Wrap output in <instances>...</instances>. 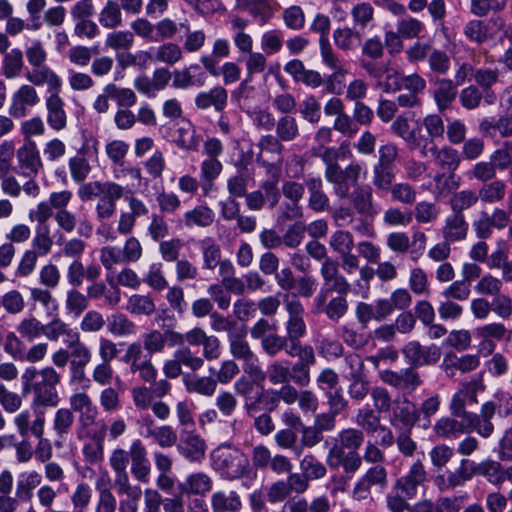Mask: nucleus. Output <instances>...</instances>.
Returning a JSON list of instances; mask_svg holds the SVG:
<instances>
[{
	"label": "nucleus",
	"instance_id": "55",
	"mask_svg": "<svg viewBox=\"0 0 512 512\" xmlns=\"http://www.w3.org/2000/svg\"><path fill=\"white\" fill-rule=\"evenodd\" d=\"M354 208L365 218H372L376 211L372 204V188L369 185L359 187L354 196Z\"/></svg>",
	"mask_w": 512,
	"mask_h": 512
},
{
	"label": "nucleus",
	"instance_id": "53",
	"mask_svg": "<svg viewBox=\"0 0 512 512\" xmlns=\"http://www.w3.org/2000/svg\"><path fill=\"white\" fill-rule=\"evenodd\" d=\"M67 347L71 348L70 356L73 359L70 363H76L81 365H88L92 358V352L90 348L80 340V334L77 332L72 335L70 340H64Z\"/></svg>",
	"mask_w": 512,
	"mask_h": 512
},
{
	"label": "nucleus",
	"instance_id": "17",
	"mask_svg": "<svg viewBox=\"0 0 512 512\" xmlns=\"http://www.w3.org/2000/svg\"><path fill=\"white\" fill-rule=\"evenodd\" d=\"M384 383L397 389L414 391L422 384L419 374L413 368H406L400 372L384 370L381 372Z\"/></svg>",
	"mask_w": 512,
	"mask_h": 512
},
{
	"label": "nucleus",
	"instance_id": "51",
	"mask_svg": "<svg viewBox=\"0 0 512 512\" xmlns=\"http://www.w3.org/2000/svg\"><path fill=\"white\" fill-rule=\"evenodd\" d=\"M134 41V34L131 31L115 29L106 35L104 46L114 51L129 50Z\"/></svg>",
	"mask_w": 512,
	"mask_h": 512
},
{
	"label": "nucleus",
	"instance_id": "26",
	"mask_svg": "<svg viewBox=\"0 0 512 512\" xmlns=\"http://www.w3.org/2000/svg\"><path fill=\"white\" fill-rule=\"evenodd\" d=\"M42 482L41 474L36 470L21 472L16 480L15 495L23 502H29L34 496V490Z\"/></svg>",
	"mask_w": 512,
	"mask_h": 512
},
{
	"label": "nucleus",
	"instance_id": "33",
	"mask_svg": "<svg viewBox=\"0 0 512 512\" xmlns=\"http://www.w3.org/2000/svg\"><path fill=\"white\" fill-rule=\"evenodd\" d=\"M386 480L385 468L381 465H375L370 468L365 476L356 484L354 494H359V498L367 499L368 503L372 505V498L369 497V488L371 485L383 484Z\"/></svg>",
	"mask_w": 512,
	"mask_h": 512
},
{
	"label": "nucleus",
	"instance_id": "60",
	"mask_svg": "<svg viewBox=\"0 0 512 512\" xmlns=\"http://www.w3.org/2000/svg\"><path fill=\"white\" fill-rule=\"evenodd\" d=\"M144 282L155 291H162L168 287L169 284L164 275L162 263L154 262L149 265Z\"/></svg>",
	"mask_w": 512,
	"mask_h": 512
},
{
	"label": "nucleus",
	"instance_id": "7",
	"mask_svg": "<svg viewBox=\"0 0 512 512\" xmlns=\"http://www.w3.org/2000/svg\"><path fill=\"white\" fill-rule=\"evenodd\" d=\"M45 97L46 122L51 130L60 132L68 125V113L66 103L60 96L61 89H49Z\"/></svg>",
	"mask_w": 512,
	"mask_h": 512
},
{
	"label": "nucleus",
	"instance_id": "38",
	"mask_svg": "<svg viewBox=\"0 0 512 512\" xmlns=\"http://www.w3.org/2000/svg\"><path fill=\"white\" fill-rule=\"evenodd\" d=\"M181 493L204 495L212 489V479L205 473L198 472L189 475L185 483L179 485Z\"/></svg>",
	"mask_w": 512,
	"mask_h": 512
},
{
	"label": "nucleus",
	"instance_id": "25",
	"mask_svg": "<svg viewBox=\"0 0 512 512\" xmlns=\"http://www.w3.org/2000/svg\"><path fill=\"white\" fill-rule=\"evenodd\" d=\"M14 424L22 437H27L29 434L41 437L44 434L45 417L43 413H38L31 422L30 412L24 410L15 416Z\"/></svg>",
	"mask_w": 512,
	"mask_h": 512
},
{
	"label": "nucleus",
	"instance_id": "21",
	"mask_svg": "<svg viewBox=\"0 0 512 512\" xmlns=\"http://www.w3.org/2000/svg\"><path fill=\"white\" fill-rule=\"evenodd\" d=\"M195 105L198 109L207 110L211 107L217 112L223 111L228 102V92L222 86H214L208 91H202L195 97Z\"/></svg>",
	"mask_w": 512,
	"mask_h": 512
},
{
	"label": "nucleus",
	"instance_id": "32",
	"mask_svg": "<svg viewBox=\"0 0 512 512\" xmlns=\"http://www.w3.org/2000/svg\"><path fill=\"white\" fill-rule=\"evenodd\" d=\"M351 165H348L343 170L339 164H330L326 169V178L329 182L334 184L336 194L340 198H344L348 195L351 179L350 172Z\"/></svg>",
	"mask_w": 512,
	"mask_h": 512
},
{
	"label": "nucleus",
	"instance_id": "39",
	"mask_svg": "<svg viewBox=\"0 0 512 512\" xmlns=\"http://www.w3.org/2000/svg\"><path fill=\"white\" fill-rule=\"evenodd\" d=\"M184 223L187 227H201L205 228L210 226L214 221L213 210L206 205H199L184 213Z\"/></svg>",
	"mask_w": 512,
	"mask_h": 512
},
{
	"label": "nucleus",
	"instance_id": "20",
	"mask_svg": "<svg viewBox=\"0 0 512 512\" xmlns=\"http://www.w3.org/2000/svg\"><path fill=\"white\" fill-rule=\"evenodd\" d=\"M17 160L24 175L36 176L43 164L34 142H29L17 150Z\"/></svg>",
	"mask_w": 512,
	"mask_h": 512
},
{
	"label": "nucleus",
	"instance_id": "64",
	"mask_svg": "<svg viewBox=\"0 0 512 512\" xmlns=\"http://www.w3.org/2000/svg\"><path fill=\"white\" fill-rule=\"evenodd\" d=\"M88 306L89 300L87 299L86 295L75 288L67 291L65 308L68 313L78 317L88 308Z\"/></svg>",
	"mask_w": 512,
	"mask_h": 512
},
{
	"label": "nucleus",
	"instance_id": "37",
	"mask_svg": "<svg viewBox=\"0 0 512 512\" xmlns=\"http://www.w3.org/2000/svg\"><path fill=\"white\" fill-rule=\"evenodd\" d=\"M125 309L132 315L151 316L156 305L150 294H133L128 298Z\"/></svg>",
	"mask_w": 512,
	"mask_h": 512
},
{
	"label": "nucleus",
	"instance_id": "8",
	"mask_svg": "<svg viewBox=\"0 0 512 512\" xmlns=\"http://www.w3.org/2000/svg\"><path fill=\"white\" fill-rule=\"evenodd\" d=\"M418 420V409L408 398L393 402L389 423L396 431H412Z\"/></svg>",
	"mask_w": 512,
	"mask_h": 512
},
{
	"label": "nucleus",
	"instance_id": "44",
	"mask_svg": "<svg viewBox=\"0 0 512 512\" xmlns=\"http://www.w3.org/2000/svg\"><path fill=\"white\" fill-rule=\"evenodd\" d=\"M433 181L435 183L434 194L437 198H445L454 192L460 186V178L455 173H437Z\"/></svg>",
	"mask_w": 512,
	"mask_h": 512
},
{
	"label": "nucleus",
	"instance_id": "42",
	"mask_svg": "<svg viewBox=\"0 0 512 512\" xmlns=\"http://www.w3.org/2000/svg\"><path fill=\"white\" fill-rule=\"evenodd\" d=\"M199 247L203 255V268L213 270L221 262L220 246L212 237H205L199 241Z\"/></svg>",
	"mask_w": 512,
	"mask_h": 512
},
{
	"label": "nucleus",
	"instance_id": "14",
	"mask_svg": "<svg viewBox=\"0 0 512 512\" xmlns=\"http://www.w3.org/2000/svg\"><path fill=\"white\" fill-rule=\"evenodd\" d=\"M70 410L78 413L79 422L88 427L92 425L98 415V409L92 398L84 391L73 393L69 397Z\"/></svg>",
	"mask_w": 512,
	"mask_h": 512
},
{
	"label": "nucleus",
	"instance_id": "61",
	"mask_svg": "<svg viewBox=\"0 0 512 512\" xmlns=\"http://www.w3.org/2000/svg\"><path fill=\"white\" fill-rule=\"evenodd\" d=\"M99 259L107 271L113 270L116 265L127 264L121 248L116 245L102 247Z\"/></svg>",
	"mask_w": 512,
	"mask_h": 512
},
{
	"label": "nucleus",
	"instance_id": "9",
	"mask_svg": "<svg viewBox=\"0 0 512 512\" xmlns=\"http://www.w3.org/2000/svg\"><path fill=\"white\" fill-rule=\"evenodd\" d=\"M402 353L411 365L410 368L436 364L441 356V350L436 345L422 346L418 341L408 342L402 349Z\"/></svg>",
	"mask_w": 512,
	"mask_h": 512
},
{
	"label": "nucleus",
	"instance_id": "36",
	"mask_svg": "<svg viewBox=\"0 0 512 512\" xmlns=\"http://www.w3.org/2000/svg\"><path fill=\"white\" fill-rule=\"evenodd\" d=\"M108 331L116 337H129L136 333V324L127 315L116 312L107 319Z\"/></svg>",
	"mask_w": 512,
	"mask_h": 512
},
{
	"label": "nucleus",
	"instance_id": "10",
	"mask_svg": "<svg viewBox=\"0 0 512 512\" xmlns=\"http://www.w3.org/2000/svg\"><path fill=\"white\" fill-rule=\"evenodd\" d=\"M328 463L334 468H343L345 472L352 470V430H344L340 441L331 449Z\"/></svg>",
	"mask_w": 512,
	"mask_h": 512
},
{
	"label": "nucleus",
	"instance_id": "6",
	"mask_svg": "<svg viewBox=\"0 0 512 512\" xmlns=\"http://www.w3.org/2000/svg\"><path fill=\"white\" fill-rule=\"evenodd\" d=\"M35 86L31 83L22 84L12 94L8 108L11 117L23 118L40 103V96Z\"/></svg>",
	"mask_w": 512,
	"mask_h": 512
},
{
	"label": "nucleus",
	"instance_id": "43",
	"mask_svg": "<svg viewBox=\"0 0 512 512\" xmlns=\"http://www.w3.org/2000/svg\"><path fill=\"white\" fill-rule=\"evenodd\" d=\"M506 184L502 180H493L484 183L478 190V197L484 203L494 204L504 199L506 194Z\"/></svg>",
	"mask_w": 512,
	"mask_h": 512
},
{
	"label": "nucleus",
	"instance_id": "63",
	"mask_svg": "<svg viewBox=\"0 0 512 512\" xmlns=\"http://www.w3.org/2000/svg\"><path fill=\"white\" fill-rule=\"evenodd\" d=\"M74 423L73 412L69 408H59L53 419V429L57 436L65 438L70 432Z\"/></svg>",
	"mask_w": 512,
	"mask_h": 512
},
{
	"label": "nucleus",
	"instance_id": "49",
	"mask_svg": "<svg viewBox=\"0 0 512 512\" xmlns=\"http://www.w3.org/2000/svg\"><path fill=\"white\" fill-rule=\"evenodd\" d=\"M476 464L468 459H462L459 467L448 474V486L455 488L471 480L473 476H476Z\"/></svg>",
	"mask_w": 512,
	"mask_h": 512
},
{
	"label": "nucleus",
	"instance_id": "13",
	"mask_svg": "<svg viewBox=\"0 0 512 512\" xmlns=\"http://www.w3.org/2000/svg\"><path fill=\"white\" fill-rule=\"evenodd\" d=\"M427 481V473L420 460L413 463L404 476L397 479L395 487L411 499L416 496L418 487Z\"/></svg>",
	"mask_w": 512,
	"mask_h": 512
},
{
	"label": "nucleus",
	"instance_id": "57",
	"mask_svg": "<svg viewBox=\"0 0 512 512\" xmlns=\"http://www.w3.org/2000/svg\"><path fill=\"white\" fill-rule=\"evenodd\" d=\"M260 347L265 355L273 358L282 351L286 352L289 349V340L286 336H281L274 332L260 341Z\"/></svg>",
	"mask_w": 512,
	"mask_h": 512
},
{
	"label": "nucleus",
	"instance_id": "1",
	"mask_svg": "<svg viewBox=\"0 0 512 512\" xmlns=\"http://www.w3.org/2000/svg\"><path fill=\"white\" fill-rule=\"evenodd\" d=\"M21 380L22 392L32 395L33 408L56 407L60 403L57 386L61 383L62 376L54 367L29 366L23 371Z\"/></svg>",
	"mask_w": 512,
	"mask_h": 512
},
{
	"label": "nucleus",
	"instance_id": "15",
	"mask_svg": "<svg viewBox=\"0 0 512 512\" xmlns=\"http://www.w3.org/2000/svg\"><path fill=\"white\" fill-rule=\"evenodd\" d=\"M205 440L194 431L188 432L177 445V451L187 461L191 463H200L206 453Z\"/></svg>",
	"mask_w": 512,
	"mask_h": 512
},
{
	"label": "nucleus",
	"instance_id": "52",
	"mask_svg": "<svg viewBox=\"0 0 512 512\" xmlns=\"http://www.w3.org/2000/svg\"><path fill=\"white\" fill-rule=\"evenodd\" d=\"M268 380L273 385L287 384L290 382V362L288 360H274L267 366Z\"/></svg>",
	"mask_w": 512,
	"mask_h": 512
},
{
	"label": "nucleus",
	"instance_id": "47",
	"mask_svg": "<svg viewBox=\"0 0 512 512\" xmlns=\"http://www.w3.org/2000/svg\"><path fill=\"white\" fill-rule=\"evenodd\" d=\"M274 127L276 136L283 142L294 141L300 134L298 122L291 115L279 117Z\"/></svg>",
	"mask_w": 512,
	"mask_h": 512
},
{
	"label": "nucleus",
	"instance_id": "16",
	"mask_svg": "<svg viewBox=\"0 0 512 512\" xmlns=\"http://www.w3.org/2000/svg\"><path fill=\"white\" fill-rule=\"evenodd\" d=\"M54 220L57 226L66 233H72L77 229L80 237L90 238L93 233V225L87 218L77 220L76 215L68 209L55 213Z\"/></svg>",
	"mask_w": 512,
	"mask_h": 512
},
{
	"label": "nucleus",
	"instance_id": "22",
	"mask_svg": "<svg viewBox=\"0 0 512 512\" xmlns=\"http://www.w3.org/2000/svg\"><path fill=\"white\" fill-rule=\"evenodd\" d=\"M267 179L263 180L259 185V190L262 191L267 205L270 209L276 207L281 198V191L279 190V180L281 176L280 168L274 164L267 165Z\"/></svg>",
	"mask_w": 512,
	"mask_h": 512
},
{
	"label": "nucleus",
	"instance_id": "41",
	"mask_svg": "<svg viewBox=\"0 0 512 512\" xmlns=\"http://www.w3.org/2000/svg\"><path fill=\"white\" fill-rule=\"evenodd\" d=\"M23 66V53L19 48H13L4 54L2 60V74L6 79L19 77Z\"/></svg>",
	"mask_w": 512,
	"mask_h": 512
},
{
	"label": "nucleus",
	"instance_id": "30",
	"mask_svg": "<svg viewBox=\"0 0 512 512\" xmlns=\"http://www.w3.org/2000/svg\"><path fill=\"white\" fill-rule=\"evenodd\" d=\"M436 88L433 96L440 111L449 108L452 102L456 99L458 94L457 84H454L452 79L439 78L435 82Z\"/></svg>",
	"mask_w": 512,
	"mask_h": 512
},
{
	"label": "nucleus",
	"instance_id": "12",
	"mask_svg": "<svg viewBox=\"0 0 512 512\" xmlns=\"http://www.w3.org/2000/svg\"><path fill=\"white\" fill-rule=\"evenodd\" d=\"M182 383L188 394L207 398L215 394L218 386L213 375H200L196 372L183 374Z\"/></svg>",
	"mask_w": 512,
	"mask_h": 512
},
{
	"label": "nucleus",
	"instance_id": "62",
	"mask_svg": "<svg viewBox=\"0 0 512 512\" xmlns=\"http://www.w3.org/2000/svg\"><path fill=\"white\" fill-rule=\"evenodd\" d=\"M283 38V32L278 29L264 32L260 39L262 52L266 55H273L278 53L282 49Z\"/></svg>",
	"mask_w": 512,
	"mask_h": 512
},
{
	"label": "nucleus",
	"instance_id": "35",
	"mask_svg": "<svg viewBox=\"0 0 512 512\" xmlns=\"http://www.w3.org/2000/svg\"><path fill=\"white\" fill-rule=\"evenodd\" d=\"M174 142L183 150L195 151L198 149L200 140L196 135L194 125L190 121H182L177 124L174 132Z\"/></svg>",
	"mask_w": 512,
	"mask_h": 512
},
{
	"label": "nucleus",
	"instance_id": "34",
	"mask_svg": "<svg viewBox=\"0 0 512 512\" xmlns=\"http://www.w3.org/2000/svg\"><path fill=\"white\" fill-rule=\"evenodd\" d=\"M476 334L489 346V351L492 352L495 344L492 340L501 341L503 339L512 341V329L508 330L504 324L493 322L483 325L476 329Z\"/></svg>",
	"mask_w": 512,
	"mask_h": 512
},
{
	"label": "nucleus",
	"instance_id": "24",
	"mask_svg": "<svg viewBox=\"0 0 512 512\" xmlns=\"http://www.w3.org/2000/svg\"><path fill=\"white\" fill-rule=\"evenodd\" d=\"M149 58L154 63H163L173 66L183 58V49L178 44L168 41L149 50Z\"/></svg>",
	"mask_w": 512,
	"mask_h": 512
},
{
	"label": "nucleus",
	"instance_id": "48",
	"mask_svg": "<svg viewBox=\"0 0 512 512\" xmlns=\"http://www.w3.org/2000/svg\"><path fill=\"white\" fill-rule=\"evenodd\" d=\"M16 331L23 340L34 342L43 335L44 324L34 316L26 317L18 323Z\"/></svg>",
	"mask_w": 512,
	"mask_h": 512
},
{
	"label": "nucleus",
	"instance_id": "59",
	"mask_svg": "<svg viewBox=\"0 0 512 512\" xmlns=\"http://www.w3.org/2000/svg\"><path fill=\"white\" fill-rule=\"evenodd\" d=\"M393 201L412 206L416 203L417 191L407 182L394 183L389 189Z\"/></svg>",
	"mask_w": 512,
	"mask_h": 512
},
{
	"label": "nucleus",
	"instance_id": "19",
	"mask_svg": "<svg viewBox=\"0 0 512 512\" xmlns=\"http://www.w3.org/2000/svg\"><path fill=\"white\" fill-rule=\"evenodd\" d=\"M177 337L179 336L175 334V330L167 329L160 331L154 329L143 335V347L152 356L153 354L162 353L166 344L169 347H174Z\"/></svg>",
	"mask_w": 512,
	"mask_h": 512
},
{
	"label": "nucleus",
	"instance_id": "45",
	"mask_svg": "<svg viewBox=\"0 0 512 512\" xmlns=\"http://www.w3.org/2000/svg\"><path fill=\"white\" fill-rule=\"evenodd\" d=\"M476 476L484 477L490 484L501 486L503 484L502 464L487 459L476 464Z\"/></svg>",
	"mask_w": 512,
	"mask_h": 512
},
{
	"label": "nucleus",
	"instance_id": "18",
	"mask_svg": "<svg viewBox=\"0 0 512 512\" xmlns=\"http://www.w3.org/2000/svg\"><path fill=\"white\" fill-rule=\"evenodd\" d=\"M454 416H443L433 426L434 434L441 439L453 440L471 432L467 421H459Z\"/></svg>",
	"mask_w": 512,
	"mask_h": 512
},
{
	"label": "nucleus",
	"instance_id": "58",
	"mask_svg": "<svg viewBox=\"0 0 512 512\" xmlns=\"http://www.w3.org/2000/svg\"><path fill=\"white\" fill-rule=\"evenodd\" d=\"M91 377L93 382L101 387L111 385L114 380L117 383L121 382L119 376H115L112 364L108 362L95 364L92 368Z\"/></svg>",
	"mask_w": 512,
	"mask_h": 512
},
{
	"label": "nucleus",
	"instance_id": "27",
	"mask_svg": "<svg viewBox=\"0 0 512 512\" xmlns=\"http://www.w3.org/2000/svg\"><path fill=\"white\" fill-rule=\"evenodd\" d=\"M246 327L242 326L236 333L227 335L229 352L235 360L241 362L253 357L256 353L252 350L249 342L246 340Z\"/></svg>",
	"mask_w": 512,
	"mask_h": 512
},
{
	"label": "nucleus",
	"instance_id": "31",
	"mask_svg": "<svg viewBox=\"0 0 512 512\" xmlns=\"http://www.w3.org/2000/svg\"><path fill=\"white\" fill-rule=\"evenodd\" d=\"M429 151L435 156V163L442 170L455 173L461 163V156L452 147L444 146L438 149L435 144L429 147Z\"/></svg>",
	"mask_w": 512,
	"mask_h": 512
},
{
	"label": "nucleus",
	"instance_id": "54",
	"mask_svg": "<svg viewBox=\"0 0 512 512\" xmlns=\"http://www.w3.org/2000/svg\"><path fill=\"white\" fill-rule=\"evenodd\" d=\"M331 247L343 259L345 265L352 266V236L348 232L338 231L331 238Z\"/></svg>",
	"mask_w": 512,
	"mask_h": 512
},
{
	"label": "nucleus",
	"instance_id": "5",
	"mask_svg": "<svg viewBox=\"0 0 512 512\" xmlns=\"http://www.w3.org/2000/svg\"><path fill=\"white\" fill-rule=\"evenodd\" d=\"M285 310L288 318L284 324L286 337L289 340V345L297 344L302 337L306 335L307 326L304 320L305 309L302 303L296 299L287 298L284 302Z\"/></svg>",
	"mask_w": 512,
	"mask_h": 512
},
{
	"label": "nucleus",
	"instance_id": "11",
	"mask_svg": "<svg viewBox=\"0 0 512 512\" xmlns=\"http://www.w3.org/2000/svg\"><path fill=\"white\" fill-rule=\"evenodd\" d=\"M497 408L498 405L494 401H487L483 403L479 414L472 413L468 416L470 430H475L484 438L490 437L495 429L494 424L492 423V418L494 417Z\"/></svg>",
	"mask_w": 512,
	"mask_h": 512
},
{
	"label": "nucleus",
	"instance_id": "28",
	"mask_svg": "<svg viewBox=\"0 0 512 512\" xmlns=\"http://www.w3.org/2000/svg\"><path fill=\"white\" fill-rule=\"evenodd\" d=\"M468 227L463 214L452 213L445 219L442 236L448 243L464 240L468 233Z\"/></svg>",
	"mask_w": 512,
	"mask_h": 512
},
{
	"label": "nucleus",
	"instance_id": "2",
	"mask_svg": "<svg viewBox=\"0 0 512 512\" xmlns=\"http://www.w3.org/2000/svg\"><path fill=\"white\" fill-rule=\"evenodd\" d=\"M25 55L30 69L25 72V79L38 86L46 85L49 89H61V77L46 64L47 52L43 44L36 40L25 50Z\"/></svg>",
	"mask_w": 512,
	"mask_h": 512
},
{
	"label": "nucleus",
	"instance_id": "3",
	"mask_svg": "<svg viewBox=\"0 0 512 512\" xmlns=\"http://www.w3.org/2000/svg\"><path fill=\"white\" fill-rule=\"evenodd\" d=\"M214 469L227 480H235L246 474L249 467L248 457L238 448L224 445L212 452Z\"/></svg>",
	"mask_w": 512,
	"mask_h": 512
},
{
	"label": "nucleus",
	"instance_id": "40",
	"mask_svg": "<svg viewBox=\"0 0 512 512\" xmlns=\"http://www.w3.org/2000/svg\"><path fill=\"white\" fill-rule=\"evenodd\" d=\"M391 131L402 138L410 150L419 148L420 139L416 136L415 130L410 128L409 121L404 115H399L391 124Z\"/></svg>",
	"mask_w": 512,
	"mask_h": 512
},
{
	"label": "nucleus",
	"instance_id": "46",
	"mask_svg": "<svg viewBox=\"0 0 512 512\" xmlns=\"http://www.w3.org/2000/svg\"><path fill=\"white\" fill-rule=\"evenodd\" d=\"M478 201V193L474 190L466 189L454 192L450 198L449 204L452 213L463 214V211L472 208Z\"/></svg>",
	"mask_w": 512,
	"mask_h": 512
},
{
	"label": "nucleus",
	"instance_id": "4",
	"mask_svg": "<svg viewBox=\"0 0 512 512\" xmlns=\"http://www.w3.org/2000/svg\"><path fill=\"white\" fill-rule=\"evenodd\" d=\"M170 359L163 363L162 371L166 378L177 379L183 377V368L196 372L204 367L203 358L196 355L189 346L178 345Z\"/></svg>",
	"mask_w": 512,
	"mask_h": 512
},
{
	"label": "nucleus",
	"instance_id": "56",
	"mask_svg": "<svg viewBox=\"0 0 512 512\" xmlns=\"http://www.w3.org/2000/svg\"><path fill=\"white\" fill-rule=\"evenodd\" d=\"M77 333L76 330L69 327L60 318H54L51 322L44 324L43 335L50 341H58L61 337L65 336V340H70L72 335Z\"/></svg>",
	"mask_w": 512,
	"mask_h": 512
},
{
	"label": "nucleus",
	"instance_id": "50",
	"mask_svg": "<svg viewBox=\"0 0 512 512\" xmlns=\"http://www.w3.org/2000/svg\"><path fill=\"white\" fill-rule=\"evenodd\" d=\"M463 34L469 41L478 45L491 38L488 25L479 19L469 20L463 27Z\"/></svg>",
	"mask_w": 512,
	"mask_h": 512
},
{
	"label": "nucleus",
	"instance_id": "23",
	"mask_svg": "<svg viewBox=\"0 0 512 512\" xmlns=\"http://www.w3.org/2000/svg\"><path fill=\"white\" fill-rule=\"evenodd\" d=\"M212 512H239L242 500L234 490L215 491L210 498Z\"/></svg>",
	"mask_w": 512,
	"mask_h": 512
},
{
	"label": "nucleus",
	"instance_id": "29",
	"mask_svg": "<svg viewBox=\"0 0 512 512\" xmlns=\"http://www.w3.org/2000/svg\"><path fill=\"white\" fill-rule=\"evenodd\" d=\"M100 27L115 30L123 25V14L118 2L107 0L97 16Z\"/></svg>",
	"mask_w": 512,
	"mask_h": 512
}]
</instances>
